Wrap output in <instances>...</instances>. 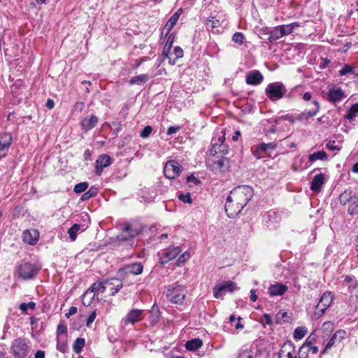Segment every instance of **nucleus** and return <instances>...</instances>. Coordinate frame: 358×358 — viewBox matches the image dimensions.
<instances>
[{
    "instance_id": "obj_1",
    "label": "nucleus",
    "mask_w": 358,
    "mask_h": 358,
    "mask_svg": "<svg viewBox=\"0 0 358 358\" xmlns=\"http://www.w3.org/2000/svg\"><path fill=\"white\" fill-rule=\"evenodd\" d=\"M141 232L142 228L139 225L133 223L124 224L119 234L110 238L108 247L114 250L129 252L137 246L136 237Z\"/></svg>"
},
{
    "instance_id": "obj_2",
    "label": "nucleus",
    "mask_w": 358,
    "mask_h": 358,
    "mask_svg": "<svg viewBox=\"0 0 358 358\" xmlns=\"http://www.w3.org/2000/svg\"><path fill=\"white\" fill-rule=\"evenodd\" d=\"M187 290L185 287L175 282L165 287L163 294L168 301L176 305H182L186 298Z\"/></svg>"
},
{
    "instance_id": "obj_3",
    "label": "nucleus",
    "mask_w": 358,
    "mask_h": 358,
    "mask_svg": "<svg viewBox=\"0 0 358 358\" xmlns=\"http://www.w3.org/2000/svg\"><path fill=\"white\" fill-rule=\"evenodd\" d=\"M225 131L222 128H217L211 140L210 155L215 157L217 155H225L228 153V145L224 143Z\"/></svg>"
},
{
    "instance_id": "obj_4",
    "label": "nucleus",
    "mask_w": 358,
    "mask_h": 358,
    "mask_svg": "<svg viewBox=\"0 0 358 358\" xmlns=\"http://www.w3.org/2000/svg\"><path fill=\"white\" fill-rule=\"evenodd\" d=\"M245 206H246V202L239 201L237 190L234 189L226 199L225 212L229 217L233 218L242 211Z\"/></svg>"
},
{
    "instance_id": "obj_5",
    "label": "nucleus",
    "mask_w": 358,
    "mask_h": 358,
    "mask_svg": "<svg viewBox=\"0 0 358 358\" xmlns=\"http://www.w3.org/2000/svg\"><path fill=\"white\" fill-rule=\"evenodd\" d=\"M40 267L30 262H22L16 268V275L24 280H32L38 274Z\"/></svg>"
},
{
    "instance_id": "obj_6",
    "label": "nucleus",
    "mask_w": 358,
    "mask_h": 358,
    "mask_svg": "<svg viewBox=\"0 0 358 358\" xmlns=\"http://www.w3.org/2000/svg\"><path fill=\"white\" fill-rule=\"evenodd\" d=\"M287 92L285 85L280 82L270 83L265 90V93L268 99L276 101L282 99Z\"/></svg>"
},
{
    "instance_id": "obj_7",
    "label": "nucleus",
    "mask_w": 358,
    "mask_h": 358,
    "mask_svg": "<svg viewBox=\"0 0 358 358\" xmlns=\"http://www.w3.org/2000/svg\"><path fill=\"white\" fill-rule=\"evenodd\" d=\"M29 345L25 338H17L13 341L11 351L15 357L24 358L29 353Z\"/></svg>"
},
{
    "instance_id": "obj_8",
    "label": "nucleus",
    "mask_w": 358,
    "mask_h": 358,
    "mask_svg": "<svg viewBox=\"0 0 358 358\" xmlns=\"http://www.w3.org/2000/svg\"><path fill=\"white\" fill-rule=\"evenodd\" d=\"M236 285L232 281H225L218 284L213 288V295L216 299H223L227 293L233 292Z\"/></svg>"
},
{
    "instance_id": "obj_9",
    "label": "nucleus",
    "mask_w": 358,
    "mask_h": 358,
    "mask_svg": "<svg viewBox=\"0 0 358 358\" xmlns=\"http://www.w3.org/2000/svg\"><path fill=\"white\" fill-rule=\"evenodd\" d=\"M181 171V165L175 160L168 161L164 168V175L169 179H174L178 177Z\"/></svg>"
},
{
    "instance_id": "obj_10",
    "label": "nucleus",
    "mask_w": 358,
    "mask_h": 358,
    "mask_svg": "<svg viewBox=\"0 0 358 358\" xmlns=\"http://www.w3.org/2000/svg\"><path fill=\"white\" fill-rule=\"evenodd\" d=\"M224 21H221L216 16L209 17L204 22L206 29L213 34H220L223 31Z\"/></svg>"
},
{
    "instance_id": "obj_11",
    "label": "nucleus",
    "mask_w": 358,
    "mask_h": 358,
    "mask_svg": "<svg viewBox=\"0 0 358 358\" xmlns=\"http://www.w3.org/2000/svg\"><path fill=\"white\" fill-rule=\"evenodd\" d=\"M333 301V296L330 292H324L321 296L320 301L316 306V314L318 316L322 315L325 310L330 306Z\"/></svg>"
},
{
    "instance_id": "obj_12",
    "label": "nucleus",
    "mask_w": 358,
    "mask_h": 358,
    "mask_svg": "<svg viewBox=\"0 0 358 358\" xmlns=\"http://www.w3.org/2000/svg\"><path fill=\"white\" fill-rule=\"evenodd\" d=\"M278 357L279 358H297L294 344L290 341L285 342L281 346Z\"/></svg>"
},
{
    "instance_id": "obj_13",
    "label": "nucleus",
    "mask_w": 358,
    "mask_h": 358,
    "mask_svg": "<svg viewBox=\"0 0 358 358\" xmlns=\"http://www.w3.org/2000/svg\"><path fill=\"white\" fill-rule=\"evenodd\" d=\"M143 318V310L138 309H131L126 315L125 317L122 318L121 324L122 327H125L129 324H135L137 322L141 321Z\"/></svg>"
},
{
    "instance_id": "obj_14",
    "label": "nucleus",
    "mask_w": 358,
    "mask_h": 358,
    "mask_svg": "<svg viewBox=\"0 0 358 358\" xmlns=\"http://www.w3.org/2000/svg\"><path fill=\"white\" fill-rule=\"evenodd\" d=\"M228 159L221 156V157L217 160L208 161L207 163V166L211 171L217 173L219 172H223L225 169H227L228 167Z\"/></svg>"
},
{
    "instance_id": "obj_15",
    "label": "nucleus",
    "mask_w": 358,
    "mask_h": 358,
    "mask_svg": "<svg viewBox=\"0 0 358 358\" xmlns=\"http://www.w3.org/2000/svg\"><path fill=\"white\" fill-rule=\"evenodd\" d=\"M276 148L275 143H262L259 145L256 150L253 151V155L257 158L260 159L264 157L263 154L270 157L272 152Z\"/></svg>"
},
{
    "instance_id": "obj_16",
    "label": "nucleus",
    "mask_w": 358,
    "mask_h": 358,
    "mask_svg": "<svg viewBox=\"0 0 358 358\" xmlns=\"http://www.w3.org/2000/svg\"><path fill=\"white\" fill-rule=\"evenodd\" d=\"M112 164V159L108 155L103 154L99 156L96 160L95 175L100 176L105 168H107Z\"/></svg>"
},
{
    "instance_id": "obj_17",
    "label": "nucleus",
    "mask_w": 358,
    "mask_h": 358,
    "mask_svg": "<svg viewBox=\"0 0 358 358\" xmlns=\"http://www.w3.org/2000/svg\"><path fill=\"white\" fill-rule=\"evenodd\" d=\"M180 247H170L164 250L160 257V262L162 264L168 263L169 261L175 259L182 252Z\"/></svg>"
},
{
    "instance_id": "obj_18",
    "label": "nucleus",
    "mask_w": 358,
    "mask_h": 358,
    "mask_svg": "<svg viewBox=\"0 0 358 358\" xmlns=\"http://www.w3.org/2000/svg\"><path fill=\"white\" fill-rule=\"evenodd\" d=\"M106 280H104L103 282H94L85 292V296L92 295L90 299H94V297L96 294H99V293L102 294L104 292L107 291V288L106 287Z\"/></svg>"
},
{
    "instance_id": "obj_19",
    "label": "nucleus",
    "mask_w": 358,
    "mask_h": 358,
    "mask_svg": "<svg viewBox=\"0 0 358 358\" xmlns=\"http://www.w3.org/2000/svg\"><path fill=\"white\" fill-rule=\"evenodd\" d=\"M346 334L345 331L343 329H339L336 331L334 334L331 336L327 344L326 345L324 349L321 352L322 354H324L329 349L332 348L336 343H340L343 338L345 337Z\"/></svg>"
},
{
    "instance_id": "obj_20",
    "label": "nucleus",
    "mask_w": 358,
    "mask_h": 358,
    "mask_svg": "<svg viewBox=\"0 0 358 358\" xmlns=\"http://www.w3.org/2000/svg\"><path fill=\"white\" fill-rule=\"evenodd\" d=\"M99 122V118L94 114L85 117L80 122L83 130L88 131L92 129Z\"/></svg>"
},
{
    "instance_id": "obj_21",
    "label": "nucleus",
    "mask_w": 358,
    "mask_h": 358,
    "mask_svg": "<svg viewBox=\"0 0 358 358\" xmlns=\"http://www.w3.org/2000/svg\"><path fill=\"white\" fill-rule=\"evenodd\" d=\"M312 104L313 105V108L304 110L300 113L298 116V120L301 121L308 120L309 118L314 117L317 114L320 108L319 102L316 100H313L312 101Z\"/></svg>"
},
{
    "instance_id": "obj_22",
    "label": "nucleus",
    "mask_w": 358,
    "mask_h": 358,
    "mask_svg": "<svg viewBox=\"0 0 358 358\" xmlns=\"http://www.w3.org/2000/svg\"><path fill=\"white\" fill-rule=\"evenodd\" d=\"M13 143V136L9 132H3L0 134V150L6 154Z\"/></svg>"
},
{
    "instance_id": "obj_23",
    "label": "nucleus",
    "mask_w": 358,
    "mask_h": 358,
    "mask_svg": "<svg viewBox=\"0 0 358 358\" xmlns=\"http://www.w3.org/2000/svg\"><path fill=\"white\" fill-rule=\"evenodd\" d=\"M264 80V76L258 70L248 72V85H258Z\"/></svg>"
},
{
    "instance_id": "obj_24",
    "label": "nucleus",
    "mask_w": 358,
    "mask_h": 358,
    "mask_svg": "<svg viewBox=\"0 0 358 358\" xmlns=\"http://www.w3.org/2000/svg\"><path fill=\"white\" fill-rule=\"evenodd\" d=\"M345 97V94L340 87H334L328 93V100L332 103L339 102Z\"/></svg>"
},
{
    "instance_id": "obj_25",
    "label": "nucleus",
    "mask_w": 358,
    "mask_h": 358,
    "mask_svg": "<svg viewBox=\"0 0 358 358\" xmlns=\"http://www.w3.org/2000/svg\"><path fill=\"white\" fill-rule=\"evenodd\" d=\"M106 287L110 292L111 295H115L122 287V282L117 278H111L106 280Z\"/></svg>"
},
{
    "instance_id": "obj_26",
    "label": "nucleus",
    "mask_w": 358,
    "mask_h": 358,
    "mask_svg": "<svg viewBox=\"0 0 358 358\" xmlns=\"http://www.w3.org/2000/svg\"><path fill=\"white\" fill-rule=\"evenodd\" d=\"M288 289L287 286L285 285L275 282V284L271 285L268 288V293L271 296H282Z\"/></svg>"
},
{
    "instance_id": "obj_27",
    "label": "nucleus",
    "mask_w": 358,
    "mask_h": 358,
    "mask_svg": "<svg viewBox=\"0 0 358 358\" xmlns=\"http://www.w3.org/2000/svg\"><path fill=\"white\" fill-rule=\"evenodd\" d=\"M182 13V9L179 8L174 14L171 15V17L166 22V23L165 24V30H166V35L169 34L170 31L176 25Z\"/></svg>"
},
{
    "instance_id": "obj_28",
    "label": "nucleus",
    "mask_w": 358,
    "mask_h": 358,
    "mask_svg": "<svg viewBox=\"0 0 358 358\" xmlns=\"http://www.w3.org/2000/svg\"><path fill=\"white\" fill-rule=\"evenodd\" d=\"M22 239L24 243L31 245H34L38 241V235L36 231L31 232L30 230L27 229L23 232Z\"/></svg>"
},
{
    "instance_id": "obj_29",
    "label": "nucleus",
    "mask_w": 358,
    "mask_h": 358,
    "mask_svg": "<svg viewBox=\"0 0 358 358\" xmlns=\"http://www.w3.org/2000/svg\"><path fill=\"white\" fill-rule=\"evenodd\" d=\"M324 182V175L322 173L317 174L313 178L311 182L310 189L315 192H320Z\"/></svg>"
},
{
    "instance_id": "obj_30",
    "label": "nucleus",
    "mask_w": 358,
    "mask_h": 358,
    "mask_svg": "<svg viewBox=\"0 0 358 358\" xmlns=\"http://www.w3.org/2000/svg\"><path fill=\"white\" fill-rule=\"evenodd\" d=\"M280 219L279 213L275 210L267 211L263 215V220L266 223H277Z\"/></svg>"
},
{
    "instance_id": "obj_31",
    "label": "nucleus",
    "mask_w": 358,
    "mask_h": 358,
    "mask_svg": "<svg viewBox=\"0 0 358 358\" xmlns=\"http://www.w3.org/2000/svg\"><path fill=\"white\" fill-rule=\"evenodd\" d=\"M150 323L151 326H155L159 320L160 318V311L158 306L155 303L150 311Z\"/></svg>"
},
{
    "instance_id": "obj_32",
    "label": "nucleus",
    "mask_w": 358,
    "mask_h": 358,
    "mask_svg": "<svg viewBox=\"0 0 358 358\" xmlns=\"http://www.w3.org/2000/svg\"><path fill=\"white\" fill-rule=\"evenodd\" d=\"M143 266L141 263L136 262L125 267V271L134 275H139L143 272Z\"/></svg>"
},
{
    "instance_id": "obj_33",
    "label": "nucleus",
    "mask_w": 358,
    "mask_h": 358,
    "mask_svg": "<svg viewBox=\"0 0 358 358\" xmlns=\"http://www.w3.org/2000/svg\"><path fill=\"white\" fill-rule=\"evenodd\" d=\"M183 57V50L179 47L176 46L174 48L173 53L169 54V57H166L169 59V62L170 64L173 65L176 63V61Z\"/></svg>"
},
{
    "instance_id": "obj_34",
    "label": "nucleus",
    "mask_w": 358,
    "mask_h": 358,
    "mask_svg": "<svg viewBox=\"0 0 358 358\" xmlns=\"http://www.w3.org/2000/svg\"><path fill=\"white\" fill-rule=\"evenodd\" d=\"M203 345V342L200 338H194L187 341L185 346L189 351H194L200 348Z\"/></svg>"
},
{
    "instance_id": "obj_35",
    "label": "nucleus",
    "mask_w": 358,
    "mask_h": 358,
    "mask_svg": "<svg viewBox=\"0 0 358 358\" xmlns=\"http://www.w3.org/2000/svg\"><path fill=\"white\" fill-rule=\"evenodd\" d=\"M156 196V192L150 189L145 188L142 190L141 198V201L149 203L152 201Z\"/></svg>"
},
{
    "instance_id": "obj_36",
    "label": "nucleus",
    "mask_w": 358,
    "mask_h": 358,
    "mask_svg": "<svg viewBox=\"0 0 358 358\" xmlns=\"http://www.w3.org/2000/svg\"><path fill=\"white\" fill-rule=\"evenodd\" d=\"M175 35L174 34H169L167 41L163 48L162 55L166 57H169V54L171 52V50L174 42Z\"/></svg>"
},
{
    "instance_id": "obj_37",
    "label": "nucleus",
    "mask_w": 358,
    "mask_h": 358,
    "mask_svg": "<svg viewBox=\"0 0 358 358\" xmlns=\"http://www.w3.org/2000/svg\"><path fill=\"white\" fill-rule=\"evenodd\" d=\"M150 78V76L148 74H141L137 76L132 77L129 80V83L131 85H141L145 83H146Z\"/></svg>"
},
{
    "instance_id": "obj_38",
    "label": "nucleus",
    "mask_w": 358,
    "mask_h": 358,
    "mask_svg": "<svg viewBox=\"0 0 358 358\" xmlns=\"http://www.w3.org/2000/svg\"><path fill=\"white\" fill-rule=\"evenodd\" d=\"M282 30L279 26L274 27L269 33L268 40L273 43L283 37Z\"/></svg>"
},
{
    "instance_id": "obj_39",
    "label": "nucleus",
    "mask_w": 358,
    "mask_h": 358,
    "mask_svg": "<svg viewBox=\"0 0 358 358\" xmlns=\"http://www.w3.org/2000/svg\"><path fill=\"white\" fill-rule=\"evenodd\" d=\"M354 196L355 195L352 194V190H350V189L345 190L343 192H342L340 194V196H339L340 203L342 205H346L348 203H349L350 201V200L352 199V197Z\"/></svg>"
},
{
    "instance_id": "obj_40",
    "label": "nucleus",
    "mask_w": 358,
    "mask_h": 358,
    "mask_svg": "<svg viewBox=\"0 0 358 358\" xmlns=\"http://www.w3.org/2000/svg\"><path fill=\"white\" fill-rule=\"evenodd\" d=\"M68 349L67 338L65 336H57V350L64 353Z\"/></svg>"
},
{
    "instance_id": "obj_41",
    "label": "nucleus",
    "mask_w": 358,
    "mask_h": 358,
    "mask_svg": "<svg viewBox=\"0 0 358 358\" xmlns=\"http://www.w3.org/2000/svg\"><path fill=\"white\" fill-rule=\"evenodd\" d=\"M279 27H280L282 34L285 36L292 34L295 28L299 27V24L295 22L289 24L280 25Z\"/></svg>"
},
{
    "instance_id": "obj_42",
    "label": "nucleus",
    "mask_w": 358,
    "mask_h": 358,
    "mask_svg": "<svg viewBox=\"0 0 358 358\" xmlns=\"http://www.w3.org/2000/svg\"><path fill=\"white\" fill-rule=\"evenodd\" d=\"M241 317H236L235 315H231L229 317V321L227 322V324H230L231 327H234L236 329H242L244 325L241 323Z\"/></svg>"
},
{
    "instance_id": "obj_43",
    "label": "nucleus",
    "mask_w": 358,
    "mask_h": 358,
    "mask_svg": "<svg viewBox=\"0 0 358 358\" xmlns=\"http://www.w3.org/2000/svg\"><path fill=\"white\" fill-rule=\"evenodd\" d=\"M36 304L34 301H29V303H22L19 306V309L22 314H28V310H34L36 308Z\"/></svg>"
},
{
    "instance_id": "obj_44",
    "label": "nucleus",
    "mask_w": 358,
    "mask_h": 358,
    "mask_svg": "<svg viewBox=\"0 0 358 358\" xmlns=\"http://www.w3.org/2000/svg\"><path fill=\"white\" fill-rule=\"evenodd\" d=\"M327 158V155L324 151H319L311 154L308 157L309 162L313 163L316 160H324Z\"/></svg>"
},
{
    "instance_id": "obj_45",
    "label": "nucleus",
    "mask_w": 358,
    "mask_h": 358,
    "mask_svg": "<svg viewBox=\"0 0 358 358\" xmlns=\"http://www.w3.org/2000/svg\"><path fill=\"white\" fill-rule=\"evenodd\" d=\"M85 344V340L83 338H78L74 341V343L73 345V350L75 353L78 354L80 353L83 348H84Z\"/></svg>"
},
{
    "instance_id": "obj_46",
    "label": "nucleus",
    "mask_w": 358,
    "mask_h": 358,
    "mask_svg": "<svg viewBox=\"0 0 358 358\" xmlns=\"http://www.w3.org/2000/svg\"><path fill=\"white\" fill-rule=\"evenodd\" d=\"M308 330L305 327H298L294 331V338L296 340H301L307 334Z\"/></svg>"
},
{
    "instance_id": "obj_47",
    "label": "nucleus",
    "mask_w": 358,
    "mask_h": 358,
    "mask_svg": "<svg viewBox=\"0 0 358 358\" xmlns=\"http://www.w3.org/2000/svg\"><path fill=\"white\" fill-rule=\"evenodd\" d=\"M80 229V225L78 224H74L68 230V234L71 241H75L77 237V234Z\"/></svg>"
},
{
    "instance_id": "obj_48",
    "label": "nucleus",
    "mask_w": 358,
    "mask_h": 358,
    "mask_svg": "<svg viewBox=\"0 0 358 358\" xmlns=\"http://www.w3.org/2000/svg\"><path fill=\"white\" fill-rule=\"evenodd\" d=\"M97 194V189L92 186L91 187L87 192H84V194L82 195L80 199L82 201H87L90 198L94 197Z\"/></svg>"
},
{
    "instance_id": "obj_49",
    "label": "nucleus",
    "mask_w": 358,
    "mask_h": 358,
    "mask_svg": "<svg viewBox=\"0 0 358 358\" xmlns=\"http://www.w3.org/2000/svg\"><path fill=\"white\" fill-rule=\"evenodd\" d=\"M358 208V197L354 196L349 202L348 212L350 215H354Z\"/></svg>"
},
{
    "instance_id": "obj_50",
    "label": "nucleus",
    "mask_w": 358,
    "mask_h": 358,
    "mask_svg": "<svg viewBox=\"0 0 358 358\" xmlns=\"http://www.w3.org/2000/svg\"><path fill=\"white\" fill-rule=\"evenodd\" d=\"M358 113V103L352 105L348 110L345 117L350 120H352Z\"/></svg>"
},
{
    "instance_id": "obj_51",
    "label": "nucleus",
    "mask_w": 358,
    "mask_h": 358,
    "mask_svg": "<svg viewBox=\"0 0 358 358\" xmlns=\"http://www.w3.org/2000/svg\"><path fill=\"white\" fill-rule=\"evenodd\" d=\"M67 327L64 323H59L57 328V337L65 336L66 338Z\"/></svg>"
},
{
    "instance_id": "obj_52",
    "label": "nucleus",
    "mask_w": 358,
    "mask_h": 358,
    "mask_svg": "<svg viewBox=\"0 0 358 358\" xmlns=\"http://www.w3.org/2000/svg\"><path fill=\"white\" fill-rule=\"evenodd\" d=\"M344 282L348 284L350 292H352L357 286L356 280L349 275L345 277Z\"/></svg>"
},
{
    "instance_id": "obj_53",
    "label": "nucleus",
    "mask_w": 358,
    "mask_h": 358,
    "mask_svg": "<svg viewBox=\"0 0 358 358\" xmlns=\"http://www.w3.org/2000/svg\"><path fill=\"white\" fill-rule=\"evenodd\" d=\"M355 70L352 66L348 64H345L343 68L339 71V76H343L348 73H354Z\"/></svg>"
},
{
    "instance_id": "obj_54",
    "label": "nucleus",
    "mask_w": 358,
    "mask_h": 358,
    "mask_svg": "<svg viewBox=\"0 0 358 358\" xmlns=\"http://www.w3.org/2000/svg\"><path fill=\"white\" fill-rule=\"evenodd\" d=\"M88 187V183L87 182H80L76 184L73 188V191L76 193L84 192Z\"/></svg>"
},
{
    "instance_id": "obj_55",
    "label": "nucleus",
    "mask_w": 358,
    "mask_h": 358,
    "mask_svg": "<svg viewBox=\"0 0 358 358\" xmlns=\"http://www.w3.org/2000/svg\"><path fill=\"white\" fill-rule=\"evenodd\" d=\"M310 348L301 345L298 351L299 358H308Z\"/></svg>"
},
{
    "instance_id": "obj_56",
    "label": "nucleus",
    "mask_w": 358,
    "mask_h": 358,
    "mask_svg": "<svg viewBox=\"0 0 358 358\" xmlns=\"http://www.w3.org/2000/svg\"><path fill=\"white\" fill-rule=\"evenodd\" d=\"M316 338V334L315 332L311 333L310 336L306 338L303 345H305L306 347L310 348V346L313 345V344L315 342Z\"/></svg>"
},
{
    "instance_id": "obj_57",
    "label": "nucleus",
    "mask_w": 358,
    "mask_h": 358,
    "mask_svg": "<svg viewBox=\"0 0 358 358\" xmlns=\"http://www.w3.org/2000/svg\"><path fill=\"white\" fill-rule=\"evenodd\" d=\"M244 34L241 32H236L232 36V41L238 44L242 45L243 43Z\"/></svg>"
},
{
    "instance_id": "obj_58",
    "label": "nucleus",
    "mask_w": 358,
    "mask_h": 358,
    "mask_svg": "<svg viewBox=\"0 0 358 358\" xmlns=\"http://www.w3.org/2000/svg\"><path fill=\"white\" fill-rule=\"evenodd\" d=\"M178 199L180 201H182L183 203H192V197H191V194L187 192L186 194H180L179 196H178Z\"/></svg>"
},
{
    "instance_id": "obj_59",
    "label": "nucleus",
    "mask_w": 358,
    "mask_h": 358,
    "mask_svg": "<svg viewBox=\"0 0 358 358\" xmlns=\"http://www.w3.org/2000/svg\"><path fill=\"white\" fill-rule=\"evenodd\" d=\"M287 312H279L276 315V320L278 323H282L287 321Z\"/></svg>"
},
{
    "instance_id": "obj_60",
    "label": "nucleus",
    "mask_w": 358,
    "mask_h": 358,
    "mask_svg": "<svg viewBox=\"0 0 358 358\" xmlns=\"http://www.w3.org/2000/svg\"><path fill=\"white\" fill-rule=\"evenodd\" d=\"M190 257V255L188 252H182L178 259L177 264L179 266L180 264L185 263L189 258Z\"/></svg>"
},
{
    "instance_id": "obj_61",
    "label": "nucleus",
    "mask_w": 358,
    "mask_h": 358,
    "mask_svg": "<svg viewBox=\"0 0 358 358\" xmlns=\"http://www.w3.org/2000/svg\"><path fill=\"white\" fill-rule=\"evenodd\" d=\"M85 108V103L83 101L76 102L73 106V111L80 113Z\"/></svg>"
},
{
    "instance_id": "obj_62",
    "label": "nucleus",
    "mask_w": 358,
    "mask_h": 358,
    "mask_svg": "<svg viewBox=\"0 0 358 358\" xmlns=\"http://www.w3.org/2000/svg\"><path fill=\"white\" fill-rule=\"evenodd\" d=\"M326 148L329 150H332V151H334V150H340V148L338 145H336V141H329L327 144H326Z\"/></svg>"
},
{
    "instance_id": "obj_63",
    "label": "nucleus",
    "mask_w": 358,
    "mask_h": 358,
    "mask_svg": "<svg viewBox=\"0 0 358 358\" xmlns=\"http://www.w3.org/2000/svg\"><path fill=\"white\" fill-rule=\"evenodd\" d=\"M152 127L150 126H146L143 128V131L141 132L140 136L141 137L145 138L150 136V134L152 132Z\"/></svg>"
},
{
    "instance_id": "obj_64",
    "label": "nucleus",
    "mask_w": 358,
    "mask_h": 358,
    "mask_svg": "<svg viewBox=\"0 0 358 358\" xmlns=\"http://www.w3.org/2000/svg\"><path fill=\"white\" fill-rule=\"evenodd\" d=\"M164 357L165 358H185L183 356L177 355L176 352L173 350L166 353H164Z\"/></svg>"
}]
</instances>
